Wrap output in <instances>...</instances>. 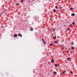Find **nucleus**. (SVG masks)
Here are the masks:
<instances>
[{
    "label": "nucleus",
    "mask_w": 77,
    "mask_h": 77,
    "mask_svg": "<svg viewBox=\"0 0 77 77\" xmlns=\"http://www.w3.org/2000/svg\"><path fill=\"white\" fill-rule=\"evenodd\" d=\"M14 38H17V34H14L13 35Z\"/></svg>",
    "instance_id": "1"
},
{
    "label": "nucleus",
    "mask_w": 77,
    "mask_h": 77,
    "mask_svg": "<svg viewBox=\"0 0 77 77\" xmlns=\"http://www.w3.org/2000/svg\"><path fill=\"white\" fill-rule=\"evenodd\" d=\"M18 36H19L20 37H22V35L20 33H19L18 34Z\"/></svg>",
    "instance_id": "2"
},
{
    "label": "nucleus",
    "mask_w": 77,
    "mask_h": 77,
    "mask_svg": "<svg viewBox=\"0 0 77 77\" xmlns=\"http://www.w3.org/2000/svg\"><path fill=\"white\" fill-rule=\"evenodd\" d=\"M54 43L55 44H57V43H59V41L58 40H56L54 41Z\"/></svg>",
    "instance_id": "3"
},
{
    "label": "nucleus",
    "mask_w": 77,
    "mask_h": 77,
    "mask_svg": "<svg viewBox=\"0 0 77 77\" xmlns=\"http://www.w3.org/2000/svg\"><path fill=\"white\" fill-rule=\"evenodd\" d=\"M34 18H35L36 20H38V19H39V17L38 16H35Z\"/></svg>",
    "instance_id": "4"
},
{
    "label": "nucleus",
    "mask_w": 77,
    "mask_h": 77,
    "mask_svg": "<svg viewBox=\"0 0 77 77\" xmlns=\"http://www.w3.org/2000/svg\"><path fill=\"white\" fill-rule=\"evenodd\" d=\"M75 14L73 13L71 14V16L74 17V16H75Z\"/></svg>",
    "instance_id": "5"
},
{
    "label": "nucleus",
    "mask_w": 77,
    "mask_h": 77,
    "mask_svg": "<svg viewBox=\"0 0 77 77\" xmlns=\"http://www.w3.org/2000/svg\"><path fill=\"white\" fill-rule=\"evenodd\" d=\"M53 11L54 12V13H55V12H56V9H53Z\"/></svg>",
    "instance_id": "6"
},
{
    "label": "nucleus",
    "mask_w": 77,
    "mask_h": 77,
    "mask_svg": "<svg viewBox=\"0 0 77 77\" xmlns=\"http://www.w3.org/2000/svg\"><path fill=\"white\" fill-rule=\"evenodd\" d=\"M69 60V61H71V58L68 57L67 59V60Z\"/></svg>",
    "instance_id": "7"
},
{
    "label": "nucleus",
    "mask_w": 77,
    "mask_h": 77,
    "mask_svg": "<svg viewBox=\"0 0 77 77\" xmlns=\"http://www.w3.org/2000/svg\"><path fill=\"white\" fill-rule=\"evenodd\" d=\"M53 73L54 74H55V75H56V74H57V73L54 71V72H53Z\"/></svg>",
    "instance_id": "8"
},
{
    "label": "nucleus",
    "mask_w": 77,
    "mask_h": 77,
    "mask_svg": "<svg viewBox=\"0 0 77 77\" xmlns=\"http://www.w3.org/2000/svg\"><path fill=\"white\" fill-rule=\"evenodd\" d=\"M54 66H55L56 67H57V66H58L57 64H55L54 65Z\"/></svg>",
    "instance_id": "9"
},
{
    "label": "nucleus",
    "mask_w": 77,
    "mask_h": 77,
    "mask_svg": "<svg viewBox=\"0 0 77 77\" xmlns=\"http://www.w3.org/2000/svg\"><path fill=\"white\" fill-rule=\"evenodd\" d=\"M30 31H33V29L32 27H31V29H30Z\"/></svg>",
    "instance_id": "10"
},
{
    "label": "nucleus",
    "mask_w": 77,
    "mask_h": 77,
    "mask_svg": "<svg viewBox=\"0 0 77 77\" xmlns=\"http://www.w3.org/2000/svg\"><path fill=\"white\" fill-rule=\"evenodd\" d=\"M65 72H66V70L64 71L63 72H62V74H65Z\"/></svg>",
    "instance_id": "11"
},
{
    "label": "nucleus",
    "mask_w": 77,
    "mask_h": 77,
    "mask_svg": "<svg viewBox=\"0 0 77 77\" xmlns=\"http://www.w3.org/2000/svg\"><path fill=\"white\" fill-rule=\"evenodd\" d=\"M3 13H4V12L3 11L1 12V13L0 14V15H3Z\"/></svg>",
    "instance_id": "12"
},
{
    "label": "nucleus",
    "mask_w": 77,
    "mask_h": 77,
    "mask_svg": "<svg viewBox=\"0 0 77 77\" xmlns=\"http://www.w3.org/2000/svg\"><path fill=\"white\" fill-rule=\"evenodd\" d=\"M54 59L52 60H51V63H53V62H54Z\"/></svg>",
    "instance_id": "13"
},
{
    "label": "nucleus",
    "mask_w": 77,
    "mask_h": 77,
    "mask_svg": "<svg viewBox=\"0 0 77 77\" xmlns=\"http://www.w3.org/2000/svg\"><path fill=\"white\" fill-rule=\"evenodd\" d=\"M70 9L71 11H72L73 10V8H70Z\"/></svg>",
    "instance_id": "14"
},
{
    "label": "nucleus",
    "mask_w": 77,
    "mask_h": 77,
    "mask_svg": "<svg viewBox=\"0 0 77 77\" xmlns=\"http://www.w3.org/2000/svg\"><path fill=\"white\" fill-rule=\"evenodd\" d=\"M53 38L54 39H56V37L54 36L53 37Z\"/></svg>",
    "instance_id": "15"
},
{
    "label": "nucleus",
    "mask_w": 77,
    "mask_h": 77,
    "mask_svg": "<svg viewBox=\"0 0 77 77\" xmlns=\"http://www.w3.org/2000/svg\"><path fill=\"white\" fill-rule=\"evenodd\" d=\"M71 48L72 49V50H74V47H71Z\"/></svg>",
    "instance_id": "16"
},
{
    "label": "nucleus",
    "mask_w": 77,
    "mask_h": 77,
    "mask_svg": "<svg viewBox=\"0 0 77 77\" xmlns=\"http://www.w3.org/2000/svg\"><path fill=\"white\" fill-rule=\"evenodd\" d=\"M43 42L44 44H45V45L46 44V43H45V41H43Z\"/></svg>",
    "instance_id": "17"
},
{
    "label": "nucleus",
    "mask_w": 77,
    "mask_h": 77,
    "mask_svg": "<svg viewBox=\"0 0 77 77\" xmlns=\"http://www.w3.org/2000/svg\"><path fill=\"white\" fill-rule=\"evenodd\" d=\"M50 46H53V45L52 43H50Z\"/></svg>",
    "instance_id": "18"
},
{
    "label": "nucleus",
    "mask_w": 77,
    "mask_h": 77,
    "mask_svg": "<svg viewBox=\"0 0 77 77\" xmlns=\"http://www.w3.org/2000/svg\"><path fill=\"white\" fill-rule=\"evenodd\" d=\"M24 1L23 0H21V3H23Z\"/></svg>",
    "instance_id": "19"
},
{
    "label": "nucleus",
    "mask_w": 77,
    "mask_h": 77,
    "mask_svg": "<svg viewBox=\"0 0 77 77\" xmlns=\"http://www.w3.org/2000/svg\"><path fill=\"white\" fill-rule=\"evenodd\" d=\"M67 31H69V28H67Z\"/></svg>",
    "instance_id": "20"
},
{
    "label": "nucleus",
    "mask_w": 77,
    "mask_h": 77,
    "mask_svg": "<svg viewBox=\"0 0 77 77\" xmlns=\"http://www.w3.org/2000/svg\"><path fill=\"white\" fill-rule=\"evenodd\" d=\"M42 42H43V41H44V38H42Z\"/></svg>",
    "instance_id": "21"
},
{
    "label": "nucleus",
    "mask_w": 77,
    "mask_h": 77,
    "mask_svg": "<svg viewBox=\"0 0 77 77\" xmlns=\"http://www.w3.org/2000/svg\"><path fill=\"white\" fill-rule=\"evenodd\" d=\"M72 24H75V22H73L72 23Z\"/></svg>",
    "instance_id": "22"
},
{
    "label": "nucleus",
    "mask_w": 77,
    "mask_h": 77,
    "mask_svg": "<svg viewBox=\"0 0 77 77\" xmlns=\"http://www.w3.org/2000/svg\"><path fill=\"white\" fill-rule=\"evenodd\" d=\"M58 8V7L57 6H55V8H56V9H57V8Z\"/></svg>",
    "instance_id": "23"
},
{
    "label": "nucleus",
    "mask_w": 77,
    "mask_h": 77,
    "mask_svg": "<svg viewBox=\"0 0 77 77\" xmlns=\"http://www.w3.org/2000/svg\"><path fill=\"white\" fill-rule=\"evenodd\" d=\"M70 27H72V25L71 24H70Z\"/></svg>",
    "instance_id": "24"
},
{
    "label": "nucleus",
    "mask_w": 77,
    "mask_h": 77,
    "mask_svg": "<svg viewBox=\"0 0 77 77\" xmlns=\"http://www.w3.org/2000/svg\"><path fill=\"white\" fill-rule=\"evenodd\" d=\"M70 74H73V72L72 71H71L70 72Z\"/></svg>",
    "instance_id": "25"
},
{
    "label": "nucleus",
    "mask_w": 77,
    "mask_h": 77,
    "mask_svg": "<svg viewBox=\"0 0 77 77\" xmlns=\"http://www.w3.org/2000/svg\"><path fill=\"white\" fill-rule=\"evenodd\" d=\"M72 45H74V42H72Z\"/></svg>",
    "instance_id": "26"
},
{
    "label": "nucleus",
    "mask_w": 77,
    "mask_h": 77,
    "mask_svg": "<svg viewBox=\"0 0 77 77\" xmlns=\"http://www.w3.org/2000/svg\"><path fill=\"white\" fill-rule=\"evenodd\" d=\"M28 2H29V3H30L31 2L29 0H28Z\"/></svg>",
    "instance_id": "27"
},
{
    "label": "nucleus",
    "mask_w": 77,
    "mask_h": 77,
    "mask_svg": "<svg viewBox=\"0 0 77 77\" xmlns=\"http://www.w3.org/2000/svg\"><path fill=\"white\" fill-rule=\"evenodd\" d=\"M70 53H71V54H72V51H70Z\"/></svg>",
    "instance_id": "28"
},
{
    "label": "nucleus",
    "mask_w": 77,
    "mask_h": 77,
    "mask_svg": "<svg viewBox=\"0 0 77 77\" xmlns=\"http://www.w3.org/2000/svg\"><path fill=\"white\" fill-rule=\"evenodd\" d=\"M62 9V7H60V9Z\"/></svg>",
    "instance_id": "29"
},
{
    "label": "nucleus",
    "mask_w": 77,
    "mask_h": 77,
    "mask_svg": "<svg viewBox=\"0 0 77 77\" xmlns=\"http://www.w3.org/2000/svg\"><path fill=\"white\" fill-rule=\"evenodd\" d=\"M69 51L68 50V51H67V53H69Z\"/></svg>",
    "instance_id": "30"
},
{
    "label": "nucleus",
    "mask_w": 77,
    "mask_h": 77,
    "mask_svg": "<svg viewBox=\"0 0 77 77\" xmlns=\"http://www.w3.org/2000/svg\"><path fill=\"white\" fill-rule=\"evenodd\" d=\"M19 4H16V5H17V6H18V5H19Z\"/></svg>",
    "instance_id": "31"
},
{
    "label": "nucleus",
    "mask_w": 77,
    "mask_h": 77,
    "mask_svg": "<svg viewBox=\"0 0 77 77\" xmlns=\"http://www.w3.org/2000/svg\"><path fill=\"white\" fill-rule=\"evenodd\" d=\"M53 31H54V32L55 31V29H53Z\"/></svg>",
    "instance_id": "32"
},
{
    "label": "nucleus",
    "mask_w": 77,
    "mask_h": 77,
    "mask_svg": "<svg viewBox=\"0 0 77 77\" xmlns=\"http://www.w3.org/2000/svg\"><path fill=\"white\" fill-rule=\"evenodd\" d=\"M63 26H64V27H65V25H63Z\"/></svg>",
    "instance_id": "33"
},
{
    "label": "nucleus",
    "mask_w": 77,
    "mask_h": 77,
    "mask_svg": "<svg viewBox=\"0 0 77 77\" xmlns=\"http://www.w3.org/2000/svg\"><path fill=\"white\" fill-rule=\"evenodd\" d=\"M67 22H68V23H69V21H67Z\"/></svg>",
    "instance_id": "34"
},
{
    "label": "nucleus",
    "mask_w": 77,
    "mask_h": 77,
    "mask_svg": "<svg viewBox=\"0 0 77 77\" xmlns=\"http://www.w3.org/2000/svg\"><path fill=\"white\" fill-rule=\"evenodd\" d=\"M2 27L3 28H4V26H3Z\"/></svg>",
    "instance_id": "35"
},
{
    "label": "nucleus",
    "mask_w": 77,
    "mask_h": 77,
    "mask_svg": "<svg viewBox=\"0 0 77 77\" xmlns=\"http://www.w3.org/2000/svg\"><path fill=\"white\" fill-rule=\"evenodd\" d=\"M63 49H64V47L63 48Z\"/></svg>",
    "instance_id": "36"
},
{
    "label": "nucleus",
    "mask_w": 77,
    "mask_h": 77,
    "mask_svg": "<svg viewBox=\"0 0 77 77\" xmlns=\"http://www.w3.org/2000/svg\"><path fill=\"white\" fill-rule=\"evenodd\" d=\"M32 2H33V0H32Z\"/></svg>",
    "instance_id": "37"
},
{
    "label": "nucleus",
    "mask_w": 77,
    "mask_h": 77,
    "mask_svg": "<svg viewBox=\"0 0 77 77\" xmlns=\"http://www.w3.org/2000/svg\"><path fill=\"white\" fill-rule=\"evenodd\" d=\"M72 67H73V66L72 65Z\"/></svg>",
    "instance_id": "38"
},
{
    "label": "nucleus",
    "mask_w": 77,
    "mask_h": 77,
    "mask_svg": "<svg viewBox=\"0 0 77 77\" xmlns=\"http://www.w3.org/2000/svg\"><path fill=\"white\" fill-rule=\"evenodd\" d=\"M75 30H76L77 29H75Z\"/></svg>",
    "instance_id": "39"
},
{
    "label": "nucleus",
    "mask_w": 77,
    "mask_h": 77,
    "mask_svg": "<svg viewBox=\"0 0 77 77\" xmlns=\"http://www.w3.org/2000/svg\"><path fill=\"white\" fill-rule=\"evenodd\" d=\"M58 0V1H60V0Z\"/></svg>",
    "instance_id": "40"
},
{
    "label": "nucleus",
    "mask_w": 77,
    "mask_h": 77,
    "mask_svg": "<svg viewBox=\"0 0 77 77\" xmlns=\"http://www.w3.org/2000/svg\"><path fill=\"white\" fill-rule=\"evenodd\" d=\"M66 50H67V48H66Z\"/></svg>",
    "instance_id": "41"
},
{
    "label": "nucleus",
    "mask_w": 77,
    "mask_h": 77,
    "mask_svg": "<svg viewBox=\"0 0 77 77\" xmlns=\"http://www.w3.org/2000/svg\"><path fill=\"white\" fill-rule=\"evenodd\" d=\"M34 72V70H33V72Z\"/></svg>",
    "instance_id": "42"
},
{
    "label": "nucleus",
    "mask_w": 77,
    "mask_h": 77,
    "mask_svg": "<svg viewBox=\"0 0 77 77\" xmlns=\"http://www.w3.org/2000/svg\"><path fill=\"white\" fill-rule=\"evenodd\" d=\"M48 14H49V13H48Z\"/></svg>",
    "instance_id": "43"
},
{
    "label": "nucleus",
    "mask_w": 77,
    "mask_h": 77,
    "mask_svg": "<svg viewBox=\"0 0 77 77\" xmlns=\"http://www.w3.org/2000/svg\"><path fill=\"white\" fill-rule=\"evenodd\" d=\"M53 47H54V45L53 46Z\"/></svg>",
    "instance_id": "44"
},
{
    "label": "nucleus",
    "mask_w": 77,
    "mask_h": 77,
    "mask_svg": "<svg viewBox=\"0 0 77 77\" xmlns=\"http://www.w3.org/2000/svg\"><path fill=\"white\" fill-rule=\"evenodd\" d=\"M52 35H53V34H52Z\"/></svg>",
    "instance_id": "45"
}]
</instances>
